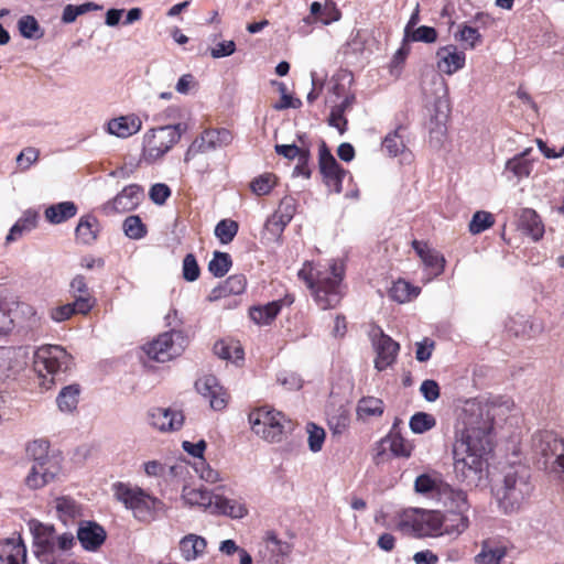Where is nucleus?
Masks as SVG:
<instances>
[{
	"instance_id": "f257e3e1",
	"label": "nucleus",
	"mask_w": 564,
	"mask_h": 564,
	"mask_svg": "<svg viewBox=\"0 0 564 564\" xmlns=\"http://www.w3.org/2000/svg\"><path fill=\"white\" fill-rule=\"evenodd\" d=\"M501 406L497 401L468 402L464 409V426L456 433L453 458L455 478L466 487H478L488 478L491 432Z\"/></svg>"
},
{
	"instance_id": "f03ea898",
	"label": "nucleus",
	"mask_w": 564,
	"mask_h": 564,
	"mask_svg": "<svg viewBox=\"0 0 564 564\" xmlns=\"http://www.w3.org/2000/svg\"><path fill=\"white\" fill-rule=\"evenodd\" d=\"M344 264L333 260L327 267L306 261L299 270L297 276L311 290L316 304L322 310L336 307L343 296Z\"/></svg>"
},
{
	"instance_id": "7ed1b4c3",
	"label": "nucleus",
	"mask_w": 564,
	"mask_h": 564,
	"mask_svg": "<svg viewBox=\"0 0 564 564\" xmlns=\"http://www.w3.org/2000/svg\"><path fill=\"white\" fill-rule=\"evenodd\" d=\"M530 477L529 468L522 464H513L503 469L501 485L497 487L496 496L505 513L518 511L531 495L533 486Z\"/></svg>"
},
{
	"instance_id": "20e7f679",
	"label": "nucleus",
	"mask_w": 564,
	"mask_h": 564,
	"mask_svg": "<svg viewBox=\"0 0 564 564\" xmlns=\"http://www.w3.org/2000/svg\"><path fill=\"white\" fill-rule=\"evenodd\" d=\"M177 319V312L172 311L166 315L167 325L171 330L160 334L155 339L143 346L144 352L149 358L158 362H166L180 356L188 345V337L183 330L177 329V323L171 321Z\"/></svg>"
},
{
	"instance_id": "39448f33",
	"label": "nucleus",
	"mask_w": 564,
	"mask_h": 564,
	"mask_svg": "<svg viewBox=\"0 0 564 564\" xmlns=\"http://www.w3.org/2000/svg\"><path fill=\"white\" fill-rule=\"evenodd\" d=\"M182 498L188 506L202 507L212 513L225 514L235 519H241L247 514L245 505L237 500L214 495L204 487L184 486Z\"/></svg>"
},
{
	"instance_id": "423d86ee",
	"label": "nucleus",
	"mask_w": 564,
	"mask_h": 564,
	"mask_svg": "<svg viewBox=\"0 0 564 564\" xmlns=\"http://www.w3.org/2000/svg\"><path fill=\"white\" fill-rule=\"evenodd\" d=\"M115 495L124 507L132 511L134 518L140 521H151L158 511L163 510L164 503L145 492L140 487H132L119 482L115 486Z\"/></svg>"
},
{
	"instance_id": "0eeeda50",
	"label": "nucleus",
	"mask_w": 564,
	"mask_h": 564,
	"mask_svg": "<svg viewBox=\"0 0 564 564\" xmlns=\"http://www.w3.org/2000/svg\"><path fill=\"white\" fill-rule=\"evenodd\" d=\"M443 524L442 511L413 509L404 512L399 528L415 536L426 538L445 535Z\"/></svg>"
},
{
	"instance_id": "6e6552de",
	"label": "nucleus",
	"mask_w": 564,
	"mask_h": 564,
	"mask_svg": "<svg viewBox=\"0 0 564 564\" xmlns=\"http://www.w3.org/2000/svg\"><path fill=\"white\" fill-rule=\"evenodd\" d=\"M185 127L182 123L152 129L144 134L143 155L148 161H155L176 144Z\"/></svg>"
},
{
	"instance_id": "1a4fd4ad",
	"label": "nucleus",
	"mask_w": 564,
	"mask_h": 564,
	"mask_svg": "<svg viewBox=\"0 0 564 564\" xmlns=\"http://www.w3.org/2000/svg\"><path fill=\"white\" fill-rule=\"evenodd\" d=\"M248 420L256 435L270 443L281 442L286 422L283 413L262 406L250 412Z\"/></svg>"
},
{
	"instance_id": "9d476101",
	"label": "nucleus",
	"mask_w": 564,
	"mask_h": 564,
	"mask_svg": "<svg viewBox=\"0 0 564 564\" xmlns=\"http://www.w3.org/2000/svg\"><path fill=\"white\" fill-rule=\"evenodd\" d=\"M70 364L72 356L61 346H44L34 355V369L43 378L64 373Z\"/></svg>"
},
{
	"instance_id": "9b49d317",
	"label": "nucleus",
	"mask_w": 564,
	"mask_h": 564,
	"mask_svg": "<svg viewBox=\"0 0 564 564\" xmlns=\"http://www.w3.org/2000/svg\"><path fill=\"white\" fill-rule=\"evenodd\" d=\"M369 337L376 351L375 368L383 371L395 362L400 345L389 335L384 334L379 326H372Z\"/></svg>"
},
{
	"instance_id": "f8f14e48",
	"label": "nucleus",
	"mask_w": 564,
	"mask_h": 564,
	"mask_svg": "<svg viewBox=\"0 0 564 564\" xmlns=\"http://www.w3.org/2000/svg\"><path fill=\"white\" fill-rule=\"evenodd\" d=\"M318 164L325 185L329 188V191L337 194L340 193L341 183L347 174V171L337 163L336 159L325 142H322L319 147Z\"/></svg>"
},
{
	"instance_id": "ddd939ff",
	"label": "nucleus",
	"mask_w": 564,
	"mask_h": 564,
	"mask_svg": "<svg viewBox=\"0 0 564 564\" xmlns=\"http://www.w3.org/2000/svg\"><path fill=\"white\" fill-rule=\"evenodd\" d=\"M397 422L393 424L395 427ZM387 449L391 452L394 457L409 458L412 454L413 446L400 433L394 432V429L383 437L377 445L376 454L373 455L375 464H383L389 459Z\"/></svg>"
},
{
	"instance_id": "4468645a",
	"label": "nucleus",
	"mask_w": 564,
	"mask_h": 564,
	"mask_svg": "<svg viewBox=\"0 0 564 564\" xmlns=\"http://www.w3.org/2000/svg\"><path fill=\"white\" fill-rule=\"evenodd\" d=\"M61 474V466L57 459L34 462L25 477V485L30 489H40L55 480Z\"/></svg>"
},
{
	"instance_id": "2eb2a0df",
	"label": "nucleus",
	"mask_w": 564,
	"mask_h": 564,
	"mask_svg": "<svg viewBox=\"0 0 564 564\" xmlns=\"http://www.w3.org/2000/svg\"><path fill=\"white\" fill-rule=\"evenodd\" d=\"M195 388L199 394L209 400L210 408L215 411H221L228 402V393L219 384L218 379L213 375L199 378L195 382Z\"/></svg>"
},
{
	"instance_id": "dca6fc26",
	"label": "nucleus",
	"mask_w": 564,
	"mask_h": 564,
	"mask_svg": "<svg viewBox=\"0 0 564 564\" xmlns=\"http://www.w3.org/2000/svg\"><path fill=\"white\" fill-rule=\"evenodd\" d=\"M466 54L456 45L441 46L436 51V68L447 76L454 75L465 67Z\"/></svg>"
},
{
	"instance_id": "f3484780",
	"label": "nucleus",
	"mask_w": 564,
	"mask_h": 564,
	"mask_svg": "<svg viewBox=\"0 0 564 564\" xmlns=\"http://www.w3.org/2000/svg\"><path fill=\"white\" fill-rule=\"evenodd\" d=\"M149 423L160 432H173L183 426L184 414L171 408H154L149 411Z\"/></svg>"
},
{
	"instance_id": "a211bd4d",
	"label": "nucleus",
	"mask_w": 564,
	"mask_h": 564,
	"mask_svg": "<svg viewBox=\"0 0 564 564\" xmlns=\"http://www.w3.org/2000/svg\"><path fill=\"white\" fill-rule=\"evenodd\" d=\"M105 529L94 521H82L77 529V540L82 547L89 552L97 551L106 541Z\"/></svg>"
},
{
	"instance_id": "6ab92c4d",
	"label": "nucleus",
	"mask_w": 564,
	"mask_h": 564,
	"mask_svg": "<svg viewBox=\"0 0 564 564\" xmlns=\"http://www.w3.org/2000/svg\"><path fill=\"white\" fill-rule=\"evenodd\" d=\"M30 529L33 535V544L37 555L54 554L56 530L53 525L32 521Z\"/></svg>"
},
{
	"instance_id": "aec40b11",
	"label": "nucleus",
	"mask_w": 564,
	"mask_h": 564,
	"mask_svg": "<svg viewBox=\"0 0 564 564\" xmlns=\"http://www.w3.org/2000/svg\"><path fill=\"white\" fill-rule=\"evenodd\" d=\"M436 501L444 511H469L470 509L467 492L448 484L440 487Z\"/></svg>"
},
{
	"instance_id": "412c9836",
	"label": "nucleus",
	"mask_w": 564,
	"mask_h": 564,
	"mask_svg": "<svg viewBox=\"0 0 564 564\" xmlns=\"http://www.w3.org/2000/svg\"><path fill=\"white\" fill-rule=\"evenodd\" d=\"M143 198V189L137 184L126 186L113 199L109 202L106 208L117 213L130 212L138 207Z\"/></svg>"
},
{
	"instance_id": "4be33fe9",
	"label": "nucleus",
	"mask_w": 564,
	"mask_h": 564,
	"mask_svg": "<svg viewBox=\"0 0 564 564\" xmlns=\"http://www.w3.org/2000/svg\"><path fill=\"white\" fill-rule=\"evenodd\" d=\"M142 128L139 116L131 113L111 119L107 124V131L118 138H129L138 133Z\"/></svg>"
},
{
	"instance_id": "5701e85b",
	"label": "nucleus",
	"mask_w": 564,
	"mask_h": 564,
	"mask_svg": "<svg viewBox=\"0 0 564 564\" xmlns=\"http://www.w3.org/2000/svg\"><path fill=\"white\" fill-rule=\"evenodd\" d=\"M26 549L20 538L0 542V564H25Z\"/></svg>"
},
{
	"instance_id": "b1692460",
	"label": "nucleus",
	"mask_w": 564,
	"mask_h": 564,
	"mask_svg": "<svg viewBox=\"0 0 564 564\" xmlns=\"http://www.w3.org/2000/svg\"><path fill=\"white\" fill-rule=\"evenodd\" d=\"M178 547L182 557L186 562H192L205 554L207 541L200 535L189 533L181 539Z\"/></svg>"
},
{
	"instance_id": "393cba45",
	"label": "nucleus",
	"mask_w": 564,
	"mask_h": 564,
	"mask_svg": "<svg viewBox=\"0 0 564 564\" xmlns=\"http://www.w3.org/2000/svg\"><path fill=\"white\" fill-rule=\"evenodd\" d=\"M519 227L534 241L544 235V225L534 209L523 208L519 215Z\"/></svg>"
},
{
	"instance_id": "a878e982",
	"label": "nucleus",
	"mask_w": 564,
	"mask_h": 564,
	"mask_svg": "<svg viewBox=\"0 0 564 564\" xmlns=\"http://www.w3.org/2000/svg\"><path fill=\"white\" fill-rule=\"evenodd\" d=\"M442 518L444 519L445 535L459 536L470 525L468 511H444Z\"/></svg>"
},
{
	"instance_id": "bb28decb",
	"label": "nucleus",
	"mask_w": 564,
	"mask_h": 564,
	"mask_svg": "<svg viewBox=\"0 0 564 564\" xmlns=\"http://www.w3.org/2000/svg\"><path fill=\"white\" fill-rule=\"evenodd\" d=\"M247 280L243 274H234L227 278L220 285L213 289L208 299L217 301L229 295L241 294L246 290Z\"/></svg>"
},
{
	"instance_id": "cd10ccee",
	"label": "nucleus",
	"mask_w": 564,
	"mask_h": 564,
	"mask_svg": "<svg viewBox=\"0 0 564 564\" xmlns=\"http://www.w3.org/2000/svg\"><path fill=\"white\" fill-rule=\"evenodd\" d=\"M507 555V547L496 541L485 540L480 552L475 556V564H501Z\"/></svg>"
},
{
	"instance_id": "c85d7f7f",
	"label": "nucleus",
	"mask_w": 564,
	"mask_h": 564,
	"mask_svg": "<svg viewBox=\"0 0 564 564\" xmlns=\"http://www.w3.org/2000/svg\"><path fill=\"white\" fill-rule=\"evenodd\" d=\"M413 249L416 251L417 256L421 258L423 263L434 270L435 275H440L443 273L445 268V259L437 251L429 248L426 243H423L417 240H413L412 242Z\"/></svg>"
},
{
	"instance_id": "c756f323",
	"label": "nucleus",
	"mask_w": 564,
	"mask_h": 564,
	"mask_svg": "<svg viewBox=\"0 0 564 564\" xmlns=\"http://www.w3.org/2000/svg\"><path fill=\"white\" fill-rule=\"evenodd\" d=\"M532 148L524 149L506 162V172L512 173L518 180L528 177L533 169V162L529 159Z\"/></svg>"
},
{
	"instance_id": "7c9ffc66",
	"label": "nucleus",
	"mask_w": 564,
	"mask_h": 564,
	"mask_svg": "<svg viewBox=\"0 0 564 564\" xmlns=\"http://www.w3.org/2000/svg\"><path fill=\"white\" fill-rule=\"evenodd\" d=\"M88 312V300L76 299L72 303H67L52 308L50 312V316L53 321L61 323L69 319L75 314H87Z\"/></svg>"
},
{
	"instance_id": "2f4dec72",
	"label": "nucleus",
	"mask_w": 564,
	"mask_h": 564,
	"mask_svg": "<svg viewBox=\"0 0 564 564\" xmlns=\"http://www.w3.org/2000/svg\"><path fill=\"white\" fill-rule=\"evenodd\" d=\"M98 231V219L93 215H85L80 217L75 229V235L80 243L91 245L97 239Z\"/></svg>"
},
{
	"instance_id": "473e14b6",
	"label": "nucleus",
	"mask_w": 564,
	"mask_h": 564,
	"mask_svg": "<svg viewBox=\"0 0 564 564\" xmlns=\"http://www.w3.org/2000/svg\"><path fill=\"white\" fill-rule=\"evenodd\" d=\"M77 214L75 203L66 200L48 206L45 212V218L48 223L57 225L62 224Z\"/></svg>"
},
{
	"instance_id": "72a5a7b5",
	"label": "nucleus",
	"mask_w": 564,
	"mask_h": 564,
	"mask_svg": "<svg viewBox=\"0 0 564 564\" xmlns=\"http://www.w3.org/2000/svg\"><path fill=\"white\" fill-rule=\"evenodd\" d=\"M281 303L273 301L262 306H253L249 311L250 318L258 325H269L280 313Z\"/></svg>"
},
{
	"instance_id": "f704fd0d",
	"label": "nucleus",
	"mask_w": 564,
	"mask_h": 564,
	"mask_svg": "<svg viewBox=\"0 0 564 564\" xmlns=\"http://www.w3.org/2000/svg\"><path fill=\"white\" fill-rule=\"evenodd\" d=\"M446 482L442 481L436 476L422 474L417 476L414 481V490L420 495L431 497L436 500L438 497L440 487L444 486Z\"/></svg>"
},
{
	"instance_id": "c9c22d12",
	"label": "nucleus",
	"mask_w": 564,
	"mask_h": 564,
	"mask_svg": "<svg viewBox=\"0 0 564 564\" xmlns=\"http://www.w3.org/2000/svg\"><path fill=\"white\" fill-rule=\"evenodd\" d=\"M37 213L33 210L24 212L23 216L11 227L6 241L8 243L15 241L24 232L31 231L36 227Z\"/></svg>"
},
{
	"instance_id": "e433bc0d",
	"label": "nucleus",
	"mask_w": 564,
	"mask_h": 564,
	"mask_svg": "<svg viewBox=\"0 0 564 564\" xmlns=\"http://www.w3.org/2000/svg\"><path fill=\"white\" fill-rule=\"evenodd\" d=\"M384 412V404L381 399L375 397H364L358 401L357 415L359 419L381 416Z\"/></svg>"
},
{
	"instance_id": "4c0bfd02",
	"label": "nucleus",
	"mask_w": 564,
	"mask_h": 564,
	"mask_svg": "<svg viewBox=\"0 0 564 564\" xmlns=\"http://www.w3.org/2000/svg\"><path fill=\"white\" fill-rule=\"evenodd\" d=\"M214 352L221 359L226 360H242L243 349L239 341L235 340H219L214 345Z\"/></svg>"
},
{
	"instance_id": "58836bf2",
	"label": "nucleus",
	"mask_w": 564,
	"mask_h": 564,
	"mask_svg": "<svg viewBox=\"0 0 564 564\" xmlns=\"http://www.w3.org/2000/svg\"><path fill=\"white\" fill-rule=\"evenodd\" d=\"M57 517L66 524L69 520L80 516V507L69 497H59L55 501Z\"/></svg>"
},
{
	"instance_id": "ea45409f",
	"label": "nucleus",
	"mask_w": 564,
	"mask_h": 564,
	"mask_svg": "<svg viewBox=\"0 0 564 564\" xmlns=\"http://www.w3.org/2000/svg\"><path fill=\"white\" fill-rule=\"evenodd\" d=\"M420 291V288H415L404 280H398L390 289V296L398 303H405L416 297Z\"/></svg>"
},
{
	"instance_id": "a19ab883",
	"label": "nucleus",
	"mask_w": 564,
	"mask_h": 564,
	"mask_svg": "<svg viewBox=\"0 0 564 564\" xmlns=\"http://www.w3.org/2000/svg\"><path fill=\"white\" fill-rule=\"evenodd\" d=\"M400 131L401 128H398L393 132L388 133L382 140V151H384L390 158H395L399 154H402L406 149L404 138Z\"/></svg>"
},
{
	"instance_id": "79ce46f5",
	"label": "nucleus",
	"mask_w": 564,
	"mask_h": 564,
	"mask_svg": "<svg viewBox=\"0 0 564 564\" xmlns=\"http://www.w3.org/2000/svg\"><path fill=\"white\" fill-rule=\"evenodd\" d=\"M79 387L77 384L67 386L62 389L56 398L57 405L63 412H72L77 408Z\"/></svg>"
},
{
	"instance_id": "37998d69",
	"label": "nucleus",
	"mask_w": 564,
	"mask_h": 564,
	"mask_svg": "<svg viewBox=\"0 0 564 564\" xmlns=\"http://www.w3.org/2000/svg\"><path fill=\"white\" fill-rule=\"evenodd\" d=\"M18 29L24 39L39 40L44 35L43 30L33 15H23L20 18Z\"/></svg>"
},
{
	"instance_id": "c03bdc74",
	"label": "nucleus",
	"mask_w": 564,
	"mask_h": 564,
	"mask_svg": "<svg viewBox=\"0 0 564 564\" xmlns=\"http://www.w3.org/2000/svg\"><path fill=\"white\" fill-rule=\"evenodd\" d=\"M534 446L540 451L543 456L554 454L562 447V443L549 432L540 433L533 438Z\"/></svg>"
},
{
	"instance_id": "a18cd8bd",
	"label": "nucleus",
	"mask_w": 564,
	"mask_h": 564,
	"mask_svg": "<svg viewBox=\"0 0 564 564\" xmlns=\"http://www.w3.org/2000/svg\"><path fill=\"white\" fill-rule=\"evenodd\" d=\"M232 260L229 253L215 251L208 263V270L214 276L221 278L230 270Z\"/></svg>"
},
{
	"instance_id": "49530a36",
	"label": "nucleus",
	"mask_w": 564,
	"mask_h": 564,
	"mask_svg": "<svg viewBox=\"0 0 564 564\" xmlns=\"http://www.w3.org/2000/svg\"><path fill=\"white\" fill-rule=\"evenodd\" d=\"M495 225L494 215L489 212H476L468 225V230L471 235H479Z\"/></svg>"
},
{
	"instance_id": "de8ad7c7",
	"label": "nucleus",
	"mask_w": 564,
	"mask_h": 564,
	"mask_svg": "<svg viewBox=\"0 0 564 564\" xmlns=\"http://www.w3.org/2000/svg\"><path fill=\"white\" fill-rule=\"evenodd\" d=\"M437 31L433 26L421 25L406 31L404 34L405 42H422V43H434L437 40Z\"/></svg>"
},
{
	"instance_id": "09e8293b",
	"label": "nucleus",
	"mask_w": 564,
	"mask_h": 564,
	"mask_svg": "<svg viewBox=\"0 0 564 564\" xmlns=\"http://www.w3.org/2000/svg\"><path fill=\"white\" fill-rule=\"evenodd\" d=\"M204 133L212 151L228 145L232 140V135L227 129H207Z\"/></svg>"
},
{
	"instance_id": "8fccbe9b",
	"label": "nucleus",
	"mask_w": 564,
	"mask_h": 564,
	"mask_svg": "<svg viewBox=\"0 0 564 564\" xmlns=\"http://www.w3.org/2000/svg\"><path fill=\"white\" fill-rule=\"evenodd\" d=\"M410 429L415 434H422L432 430L436 425L435 417L425 412H416L410 419Z\"/></svg>"
},
{
	"instance_id": "3c124183",
	"label": "nucleus",
	"mask_w": 564,
	"mask_h": 564,
	"mask_svg": "<svg viewBox=\"0 0 564 564\" xmlns=\"http://www.w3.org/2000/svg\"><path fill=\"white\" fill-rule=\"evenodd\" d=\"M238 223L231 219H223L215 227V236L224 245L234 240L238 232Z\"/></svg>"
},
{
	"instance_id": "603ef678",
	"label": "nucleus",
	"mask_w": 564,
	"mask_h": 564,
	"mask_svg": "<svg viewBox=\"0 0 564 564\" xmlns=\"http://www.w3.org/2000/svg\"><path fill=\"white\" fill-rule=\"evenodd\" d=\"M122 227L124 235L130 239L139 240L147 235V227L137 215L127 217Z\"/></svg>"
},
{
	"instance_id": "864d4df0",
	"label": "nucleus",
	"mask_w": 564,
	"mask_h": 564,
	"mask_svg": "<svg viewBox=\"0 0 564 564\" xmlns=\"http://www.w3.org/2000/svg\"><path fill=\"white\" fill-rule=\"evenodd\" d=\"M279 155L289 160L297 159L302 163H308L310 151L307 149L299 148L295 144H276L274 148Z\"/></svg>"
},
{
	"instance_id": "5fc2aeb1",
	"label": "nucleus",
	"mask_w": 564,
	"mask_h": 564,
	"mask_svg": "<svg viewBox=\"0 0 564 564\" xmlns=\"http://www.w3.org/2000/svg\"><path fill=\"white\" fill-rule=\"evenodd\" d=\"M292 220V212L283 213L282 210H276L268 220L265 221V229L271 234L278 236L280 235L285 226Z\"/></svg>"
},
{
	"instance_id": "6e6d98bb",
	"label": "nucleus",
	"mask_w": 564,
	"mask_h": 564,
	"mask_svg": "<svg viewBox=\"0 0 564 564\" xmlns=\"http://www.w3.org/2000/svg\"><path fill=\"white\" fill-rule=\"evenodd\" d=\"M276 176L273 173H264L253 178L250 188L258 196L268 195L275 185Z\"/></svg>"
},
{
	"instance_id": "4d7b16f0",
	"label": "nucleus",
	"mask_w": 564,
	"mask_h": 564,
	"mask_svg": "<svg viewBox=\"0 0 564 564\" xmlns=\"http://www.w3.org/2000/svg\"><path fill=\"white\" fill-rule=\"evenodd\" d=\"M306 432L308 434L307 443L308 448L313 453H317L322 449L326 433L323 427L316 425L315 423H307Z\"/></svg>"
},
{
	"instance_id": "13d9d810",
	"label": "nucleus",
	"mask_w": 564,
	"mask_h": 564,
	"mask_svg": "<svg viewBox=\"0 0 564 564\" xmlns=\"http://www.w3.org/2000/svg\"><path fill=\"white\" fill-rule=\"evenodd\" d=\"M70 293L76 299L88 300L89 311L94 306V297L90 295L89 289L87 286L86 280L83 275H76L70 282Z\"/></svg>"
},
{
	"instance_id": "bf43d9fd",
	"label": "nucleus",
	"mask_w": 564,
	"mask_h": 564,
	"mask_svg": "<svg viewBox=\"0 0 564 564\" xmlns=\"http://www.w3.org/2000/svg\"><path fill=\"white\" fill-rule=\"evenodd\" d=\"M182 274L184 280L194 282L199 278L200 269L193 253H187L183 259Z\"/></svg>"
},
{
	"instance_id": "052dcab7",
	"label": "nucleus",
	"mask_w": 564,
	"mask_h": 564,
	"mask_svg": "<svg viewBox=\"0 0 564 564\" xmlns=\"http://www.w3.org/2000/svg\"><path fill=\"white\" fill-rule=\"evenodd\" d=\"M48 442L44 440H37L30 443L26 447L28 455L34 462L46 460V459H55L54 457L48 456Z\"/></svg>"
},
{
	"instance_id": "680f3d73",
	"label": "nucleus",
	"mask_w": 564,
	"mask_h": 564,
	"mask_svg": "<svg viewBox=\"0 0 564 564\" xmlns=\"http://www.w3.org/2000/svg\"><path fill=\"white\" fill-rule=\"evenodd\" d=\"M212 151L209 145H207V140L205 139V133L203 132L199 137H197L188 147L184 160L188 162L193 160L197 154L206 153Z\"/></svg>"
},
{
	"instance_id": "e2e57ef3",
	"label": "nucleus",
	"mask_w": 564,
	"mask_h": 564,
	"mask_svg": "<svg viewBox=\"0 0 564 564\" xmlns=\"http://www.w3.org/2000/svg\"><path fill=\"white\" fill-rule=\"evenodd\" d=\"M456 37L459 41L466 43L467 47L469 48H474L478 43L481 42V35L478 30L468 25H464Z\"/></svg>"
},
{
	"instance_id": "0e129e2a",
	"label": "nucleus",
	"mask_w": 564,
	"mask_h": 564,
	"mask_svg": "<svg viewBox=\"0 0 564 564\" xmlns=\"http://www.w3.org/2000/svg\"><path fill=\"white\" fill-rule=\"evenodd\" d=\"M420 392L427 402H434L440 398V386L435 380L426 379L421 383Z\"/></svg>"
},
{
	"instance_id": "69168bd1",
	"label": "nucleus",
	"mask_w": 564,
	"mask_h": 564,
	"mask_svg": "<svg viewBox=\"0 0 564 564\" xmlns=\"http://www.w3.org/2000/svg\"><path fill=\"white\" fill-rule=\"evenodd\" d=\"M341 18V13L333 0H327L323 8L321 21L323 24L328 25L336 22Z\"/></svg>"
},
{
	"instance_id": "338daca9",
	"label": "nucleus",
	"mask_w": 564,
	"mask_h": 564,
	"mask_svg": "<svg viewBox=\"0 0 564 564\" xmlns=\"http://www.w3.org/2000/svg\"><path fill=\"white\" fill-rule=\"evenodd\" d=\"M149 195L153 203L162 205L170 197L171 189L167 185L158 183L151 187Z\"/></svg>"
},
{
	"instance_id": "774afa93",
	"label": "nucleus",
	"mask_w": 564,
	"mask_h": 564,
	"mask_svg": "<svg viewBox=\"0 0 564 564\" xmlns=\"http://www.w3.org/2000/svg\"><path fill=\"white\" fill-rule=\"evenodd\" d=\"M37 159L39 151L34 148H26L17 156V162L22 170H28Z\"/></svg>"
}]
</instances>
